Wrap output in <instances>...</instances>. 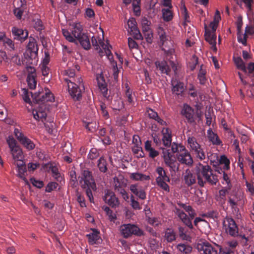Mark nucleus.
<instances>
[{
  "mask_svg": "<svg viewBox=\"0 0 254 254\" xmlns=\"http://www.w3.org/2000/svg\"><path fill=\"white\" fill-rule=\"evenodd\" d=\"M206 73V71L205 69L203 68V65H201L200 66V68L199 71L198 73V79L199 80V83L201 84H204L206 81V78L205 77V74Z\"/></svg>",
  "mask_w": 254,
  "mask_h": 254,
  "instance_id": "obj_41",
  "label": "nucleus"
},
{
  "mask_svg": "<svg viewBox=\"0 0 254 254\" xmlns=\"http://www.w3.org/2000/svg\"><path fill=\"white\" fill-rule=\"evenodd\" d=\"M164 160L166 165L170 168V171L176 173L179 170V164L172 158L168 150H163Z\"/></svg>",
  "mask_w": 254,
  "mask_h": 254,
  "instance_id": "obj_16",
  "label": "nucleus"
},
{
  "mask_svg": "<svg viewBox=\"0 0 254 254\" xmlns=\"http://www.w3.org/2000/svg\"><path fill=\"white\" fill-rule=\"evenodd\" d=\"M163 134L162 141L165 146H169L172 141L171 133L169 131L168 128H163L162 130Z\"/></svg>",
  "mask_w": 254,
  "mask_h": 254,
  "instance_id": "obj_32",
  "label": "nucleus"
},
{
  "mask_svg": "<svg viewBox=\"0 0 254 254\" xmlns=\"http://www.w3.org/2000/svg\"><path fill=\"white\" fill-rule=\"evenodd\" d=\"M14 134L19 142L27 149L31 150L35 148V144L34 142L25 136L21 129L15 128Z\"/></svg>",
  "mask_w": 254,
  "mask_h": 254,
  "instance_id": "obj_12",
  "label": "nucleus"
},
{
  "mask_svg": "<svg viewBox=\"0 0 254 254\" xmlns=\"http://www.w3.org/2000/svg\"><path fill=\"white\" fill-rule=\"evenodd\" d=\"M220 163L221 164H224L223 168L224 169H229L230 161L225 155L220 157Z\"/></svg>",
  "mask_w": 254,
  "mask_h": 254,
  "instance_id": "obj_52",
  "label": "nucleus"
},
{
  "mask_svg": "<svg viewBox=\"0 0 254 254\" xmlns=\"http://www.w3.org/2000/svg\"><path fill=\"white\" fill-rule=\"evenodd\" d=\"M243 198V195L240 191L230 190L228 196V204L233 212H238V206L244 203Z\"/></svg>",
  "mask_w": 254,
  "mask_h": 254,
  "instance_id": "obj_5",
  "label": "nucleus"
},
{
  "mask_svg": "<svg viewBox=\"0 0 254 254\" xmlns=\"http://www.w3.org/2000/svg\"><path fill=\"white\" fill-rule=\"evenodd\" d=\"M162 17L165 21L168 22L173 18V12L170 8H163L162 10Z\"/></svg>",
  "mask_w": 254,
  "mask_h": 254,
  "instance_id": "obj_40",
  "label": "nucleus"
},
{
  "mask_svg": "<svg viewBox=\"0 0 254 254\" xmlns=\"http://www.w3.org/2000/svg\"><path fill=\"white\" fill-rule=\"evenodd\" d=\"M26 69L28 72L27 77V82L29 87L31 89H34L36 88L37 85V81L36 80V73L35 68L31 66H27Z\"/></svg>",
  "mask_w": 254,
  "mask_h": 254,
  "instance_id": "obj_19",
  "label": "nucleus"
},
{
  "mask_svg": "<svg viewBox=\"0 0 254 254\" xmlns=\"http://www.w3.org/2000/svg\"><path fill=\"white\" fill-rule=\"evenodd\" d=\"M78 42L85 50H89L91 47L89 38L85 33L77 39V44Z\"/></svg>",
  "mask_w": 254,
  "mask_h": 254,
  "instance_id": "obj_35",
  "label": "nucleus"
},
{
  "mask_svg": "<svg viewBox=\"0 0 254 254\" xmlns=\"http://www.w3.org/2000/svg\"><path fill=\"white\" fill-rule=\"evenodd\" d=\"M65 75L68 76L69 77V79L67 78L68 80H72L74 82H77L78 81L77 79H75V71L74 69H68L65 70Z\"/></svg>",
  "mask_w": 254,
  "mask_h": 254,
  "instance_id": "obj_50",
  "label": "nucleus"
},
{
  "mask_svg": "<svg viewBox=\"0 0 254 254\" xmlns=\"http://www.w3.org/2000/svg\"><path fill=\"white\" fill-rule=\"evenodd\" d=\"M127 26L128 27V32L130 34L132 35L133 38L137 40H142L143 37L137 27L136 22L134 18H131L127 21Z\"/></svg>",
  "mask_w": 254,
  "mask_h": 254,
  "instance_id": "obj_17",
  "label": "nucleus"
},
{
  "mask_svg": "<svg viewBox=\"0 0 254 254\" xmlns=\"http://www.w3.org/2000/svg\"><path fill=\"white\" fill-rule=\"evenodd\" d=\"M132 151L137 158H142L144 156V153L141 145H133L132 147Z\"/></svg>",
  "mask_w": 254,
  "mask_h": 254,
  "instance_id": "obj_45",
  "label": "nucleus"
},
{
  "mask_svg": "<svg viewBox=\"0 0 254 254\" xmlns=\"http://www.w3.org/2000/svg\"><path fill=\"white\" fill-rule=\"evenodd\" d=\"M132 143L134 145H141V141L140 137L137 135H134L132 137Z\"/></svg>",
  "mask_w": 254,
  "mask_h": 254,
  "instance_id": "obj_63",
  "label": "nucleus"
},
{
  "mask_svg": "<svg viewBox=\"0 0 254 254\" xmlns=\"http://www.w3.org/2000/svg\"><path fill=\"white\" fill-rule=\"evenodd\" d=\"M171 85L172 86V91L174 94L181 95L185 91L184 84L183 82L176 79H172Z\"/></svg>",
  "mask_w": 254,
  "mask_h": 254,
  "instance_id": "obj_22",
  "label": "nucleus"
},
{
  "mask_svg": "<svg viewBox=\"0 0 254 254\" xmlns=\"http://www.w3.org/2000/svg\"><path fill=\"white\" fill-rule=\"evenodd\" d=\"M88 238V242L90 245L100 244L102 239L99 235V232L96 229H93L92 233L86 235Z\"/></svg>",
  "mask_w": 254,
  "mask_h": 254,
  "instance_id": "obj_27",
  "label": "nucleus"
},
{
  "mask_svg": "<svg viewBox=\"0 0 254 254\" xmlns=\"http://www.w3.org/2000/svg\"><path fill=\"white\" fill-rule=\"evenodd\" d=\"M64 80L67 84L68 92L72 98L75 101L80 100L81 99L82 95L79 86L82 84V79L78 78V81L75 82L65 77Z\"/></svg>",
  "mask_w": 254,
  "mask_h": 254,
  "instance_id": "obj_7",
  "label": "nucleus"
},
{
  "mask_svg": "<svg viewBox=\"0 0 254 254\" xmlns=\"http://www.w3.org/2000/svg\"><path fill=\"white\" fill-rule=\"evenodd\" d=\"M151 23L146 18H143L141 21L142 30L144 32H148L150 29Z\"/></svg>",
  "mask_w": 254,
  "mask_h": 254,
  "instance_id": "obj_49",
  "label": "nucleus"
},
{
  "mask_svg": "<svg viewBox=\"0 0 254 254\" xmlns=\"http://www.w3.org/2000/svg\"><path fill=\"white\" fill-rule=\"evenodd\" d=\"M234 61L236 64L237 68L242 70L245 72H247V68L245 65V64L242 60V58L240 57H234Z\"/></svg>",
  "mask_w": 254,
  "mask_h": 254,
  "instance_id": "obj_39",
  "label": "nucleus"
},
{
  "mask_svg": "<svg viewBox=\"0 0 254 254\" xmlns=\"http://www.w3.org/2000/svg\"><path fill=\"white\" fill-rule=\"evenodd\" d=\"M205 32L204 36L206 41H207L212 46V49L213 50L216 51L217 49L216 46V35L214 34L211 33V32L207 28L206 25H205Z\"/></svg>",
  "mask_w": 254,
  "mask_h": 254,
  "instance_id": "obj_26",
  "label": "nucleus"
},
{
  "mask_svg": "<svg viewBox=\"0 0 254 254\" xmlns=\"http://www.w3.org/2000/svg\"><path fill=\"white\" fill-rule=\"evenodd\" d=\"M33 115L34 118L36 120H45L47 117V114L45 111H41L40 109L38 110L34 111L33 112Z\"/></svg>",
  "mask_w": 254,
  "mask_h": 254,
  "instance_id": "obj_42",
  "label": "nucleus"
},
{
  "mask_svg": "<svg viewBox=\"0 0 254 254\" xmlns=\"http://www.w3.org/2000/svg\"><path fill=\"white\" fill-rule=\"evenodd\" d=\"M197 249L200 253L203 254H217L219 246L215 243L211 244L208 242H204L198 244Z\"/></svg>",
  "mask_w": 254,
  "mask_h": 254,
  "instance_id": "obj_13",
  "label": "nucleus"
},
{
  "mask_svg": "<svg viewBox=\"0 0 254 254\" xmlns=\"http://www.w3.org/2000/svg\"><path fill=\"white\" fill-rule=\"evenodd\" d=\"M247 69L249 73L253 77H254V63H251L249 64Z\"/></svg>",
  "mask_w": 254,
  "mask_h": 254,
  "instance_id": "obj_64",
  "label": "nucleus"
},
{
  "mask_svg": "<svg viewBox=\"0 0 254 254\" xmlns=\"http://www.w3.org/2000/svg\"><path fill=\"white\" fill-rule=\"evenodd\" d=\"M224 226L226 227V232L232 236H236L238 234V228L234 221L231 218L226 219L224 222Z\"/></svg>",
  "mask_w": 254,
  "mask_h": 254,
  "instance_id": "obj_18",
  "label": "nucleus"
},
{
  "mask_svg": "<svg viewBox=\"0 0 254 254\" xmlns=\"http://www.w3.org/2000/svg\"><path fill=\"white\" fill-rule=\"evenodd\" d=\"M182 114L185 117L189 123L192 124L195 123L194 110L190 106L184 105L182 111Z\"/></svg>",
  "mask_w": 254,
  "mask_h": 254,
  "instance_id": "obj_21",
  "label": "nucleus"
},
{
  "mask_svg": "<svg viewBox=\"0 0 254 254\" xmlns=\"http://www.w3.org/2000/svg\"><path fill=\"white\" fill-rule=\"evenodd\" d=\"M201 145L197 142L196 138L192 136L188 135L187 147L192 153L197 149H199Z\"/></svg>",
  "mask_w": 254,
  "mask_h": 254,
  "instance_id": "obj_29",
  "label": "nucleus"
},
{
  "mask_svg": "<svg viewBox=\"0 0 254 254\" xmlns=\"http://www.w3.org/2000/svg\"><path fill=\"white\" fill-rule=\"evenodd\" d=\"M58 186V183L56 182H50L46 186L45 190L46 192H50L54 189H56Z\"/></svg>",
  "mask_w": 254,
  "mask_h": 254,
  "instance_id": "obj_54",
  "label": "nucleus"
},
{
  "mask_svg": "<svg viewBox=\"0 0 254 254\" xmlns=\"http://www.w3.org/2000/svg\"><path fill=\"white\" fill-rule=\"evenodd\" d=\"M27 48L26 53L24 54L25 59L28 58L32 62L33 61L36 62L37 61V58L38 56V48L36 41L34 38L30 37Z\"/></svg>",
  "mask_w": 254,
  "mask_h": 254,
  "instance_id": "obj_11",
  "label": "nucleus"
},
{
  "mask_svg": "<svg viewBox=\"0 0 254 254\" xmlns=\"http://www.w3.org/2000/svg\"><path fill=\"white\" fill-rule=\"evenodd\" d=\"M12 33L14 36V39L20 41L21 42L24 41L28 36V32L26 30L16 27H13L12 28Z\"/></svg>",
  "mask_w": 254,
  "mask_h": 254,
  "instance_id": "obj_24",
  "label": "nucleus"
},
{
  "mask_svg": "<svg viewBox=\"0 0 254 254\" xmlns=\"http://www.w3.org/2000/svg\"><path fill=\"white\" fill-rule=\"evenodd\" d=\"M129 178L135 181H148L150 179L149 175H146L139 172L129 173Z\"/></svg>",
  "mask_w": 254,
  "mask_h": 254,
  "instance_id": "obj_33",
  "label": "nucleus"
},
{
  "mask_svg": "<svg viewBox=\"0 0 254 254\" xmlns=\"http://www.w3.org/2000/svg\"><path fill=\"white\" fill-rule=\"evenodd\" d=\"M99 156V152L95 148H92L89 154L88 157L91 160L96 159Z\"/></svg>",
  "mask_w": 254,
  "mask_h": 254,
  "instance_id": "obj_55",
  "label": "nucleus"
},
{
  "mask_svg": "<svg viewBox=\"0 0 254 254\" xmlns=\"http://www.w3.org/2000/svg\"><path fill=\"white\" fill-rule=\"evenodd\" d=\"M230 189L224 188L220 190L218 194L216 196V199L219 205L224 208V205L226 201V195L228 196Z\"/></svg>",
  "mask_w": 254,
  "mask_h": 254,
  "instance_id": "obj_23",
  "label": "nucleus"
},
{
  "mask_svg": "<svg viewBox=\"0 0 254 254\" xmlns=\"http://www.w3.org/2000/svg\"><path fill=\"white\" fill-rule=\"evenodd\" d=\"M128 44L130 49H135L138 47L136 42L131 38H128Z\"/></svg>",
  "mask_w": 254,
  "mask_h": 254,
  "instance_id": "obj_62",
  "label": "nucleus"
},
{
  "mask_svg": "<svg viewBox=\"0 0 254 254\" xmlns=\"http://www.w3.org/2000/svg\"><path fill=\"white\" fill-rule=\"evenodd\" d=\"M155 171L158 175L155 180L156 185L163 190L169 192L170 187L166 182H170V177L167 176L166 171L162 167H157Z\"/></svg>",
  "mask_w": 254,
  "mask_h": 254,
  "instance_id": "obj_8",
  "label": "nucleus"
},
{
  "mask_svg": "<svg viewBox=\"0 0 254 254\" xmlns=\"http://www.w3.org/2000/svg\"><path fill=\"white\" fill-rule=\"evenodd\" d=\"M178 161L181 164L190 166L193 163V159L190 152L183 147L176 155Z\"/></svg>",
  "mask_w": 254,
  "mask_h": 254,
  "instance_id": "obj_14",
  "label": "nucleus"
},
{
  "mask_svg": "<svg viewBox=\"0 0 254 254\" xmlns=\"http://www.w3.org/2000/svg\"><path fill=\"white\" fill-rule=\"evenodd\" d=\"M30 181L33 186L38 188L40 189L44 186V184L42 181L37 180L35 178H31L30 179Z\"/></svg>",
  "mask_w": 254,
  "mask_h": 254,
  "instance_id": "obj_60",
  "label": "nucleus"
},
{
  "mask_svg": "<svg viewBox=\"0 0 254 254\" xmlns=\"http://www.w3.org/2000/svg\"><path fill=\"white\" fill-rule=\"evenodd\" d=\"M147 220L148 223L153 226H157L160 224V221L159 220L155 217H148Z\"/></svg>",
  "mask_w": 254,
  "mask_h": 254,
  "instance_id": "obj_56",
  "label": "nucleus"
},
{
  "mask_svg": "<svg viewBox=\"0 0 254 254\" xmlns=\"http://www.w3.org/2000/svg\"><path fill=\"white\" fill-rule=\"evenodd\" d=\"M119 230L122 236L126 239L132 235L138 237L144 235V232L137 225L134 224H122L120 226Z\"/></svg>",
  "mask_w": 254,
  "mask_h": 254,
  "instance_id": "obj_6",
  "label": "nucleus"
},
{
  "mask_svg": "<svg viewBox=\"0 0 254 254\" xmlns=\"http://www.w3.org/2000/svg\"><path fill=\"white\" fill-rule=\"evenodd\" d=\"M207 137L213 145H220L222 144V141L220 139L217 134L215 133L211 128H209L207 131Z\"/></svg>",
  "mask_w": 254,
  "mask_h": 254,
  "instance_id": "obj_31",
  "label": "nucleus"
},
{
  "mask_svg": "<svg viewBox=\"0 0 254 254\" xmlns=\"http://www.w3.org/2000/svg\"><path fill=\"white\" fill-rule=\"evenodd\" d=\"M45 166L49 168V171L50 170L52 172L53 175H55L56 174L59 173L58 168L56 166H53L51 163L46 164Z\"/></svg>",
  "mask_w": 254,
  "mask_h": 254,
  "instance_id": "obj_57",
  "label": "nucleus"
},
{
  "mask_svg": "<svg viewBox=\"0 0 254 254\" xmlns=\"http://www.w3.org/2000/svg\"><path fill=\"white\" fill-rule=\"evenodd\" d=\"M196 175L194 174L191 171L187 169L184 175V180L185 184L188 187H190L195 184L196 182Z\"/></svg>",
  "mask_w": 254,
  "mask_h": 254,
  "instance_id": "obj_25",
  "label": "nucleus"
},
{
  "mask_svg": "<svg viewBox=\"0 0 254 254\" xmlns=\"http://www.w3.org/2000/svg\"><path fill=\"white\" fill-rule=\"evenodd\" d=\"M103 199L106 203L113 208L118 207L120 204V201L115 193L110 190H105Z\"/></svg>",
  "mask_w": 254,
  "mask_h": 254,
  "instance_id": "obj_15",
  "label": "nucleus"
},
{
  "mask_svg": "<svg viewBox=\"0 0 254 254\" xmlns=\"http://www.w3.org/2000/svg\"><path fill=\"white\" fill-rule=\"evenodd\" d=\"M130 205L134 209L140 210L141 208L139 202L135 200L134 196L133 194H131L130 196Z\"/></svg>",
  "mask_w": 254,
  "mask_h": 254,
  "instance_id": "obj_51",
  "label": "nucleus"
},
{
  "mask_svg": "<svg viewBox=\"0 0 254 254\" xmlns=\"http://www.w3.org/2000/svg\"><path fill=\"white\" fill-rule=\"evenodd\" d=\"M83 28L78 23H73L71 33L67 29H63L62 32L65 39L69 42L77 44V39L84 33L82 32Z\"/></svg>",
  "mask_w": 254,
  "mask_h": 254,
  "instance_id": "obj_4",
  "label": "nucleus"
},
{
  "mask_svg": "<svg viewBox=\"0 0 254 254\" xmlns=\"http://www.w3.org/2000/svg\"><path fill=\"white\" fill-rule=\"evenodd\" d=\"M69 175L70 177V184L71 186L73 187H75L77 184V180L75 172L73 170H71L69 172Z\"/></svg>",
  "mask_w": 254,
  "mask_h": 254,
  "instance_id": "obj_48",
  "label": "nucleus"
},
{
  "mask_svg": "<svg viewBox=\"0 0 254 254\" xmlns=\"http://www.w3.org/2000/svg\"><path fill=\"white\" fill-rule=\"evenodd\" d=\"M164 237L168 242H172L176 240V233L174 230L168 228L165 231Z\"/></svg>",
  "mask_w": 254,
  "mask_h": 254,
  "instance_id": "obj_38",
  "label": "nucleus"
},
{
  "mask_svg": "<svg viewBox=\"0 0 254 254\" xmlns=\"http://www.w3.org/2000/svg\"><path fill=\"white\" fill-rule=\"evenodd\" d=\"M22 96L23 100L27 103H31V100L29 98V93L27 89L26 88H23L22 89Z\"/></svg>",
  "mask_w": 254,
  "mask_h": 254,
  "instance_id": "obj_53",
  "label": "nucleus"
},
{
  "mask_svg": "<svg viewBox=\"0 0 254 254\" xmlns=\"http://www.w3.org/2000/svg\"><path fill=\"white\" fill-rule=\"evenodd\" d=\"M158 34L159 36L160 42L162 45H163L165 42L167 40L166 33L162 28L159 27L158 29Z\"/></svg>",
  "mask_w": 254,
  "mask_h": 254,
  "instance_id": "obj_47",
  "label": "nucleus"
},
{
  "mask_svg": "<svg viewBox=\"0 0 254 254\" xmlns=\"http://www.w3.org/2000/svg\"><path fill=\"white\" fill-rule=\"evenodd\" d=\"M174 212L175 215L190 229L193 228L191 220L196 213L190 205H187L181 201H178L174 206Z\"/></svg>",
  "mask_w": 254,
  "mask_h": 254,
  "instance_id": "obj_2",
  "label": "nucleus"
},
{
  "mask_svg": "<svg viewBox=\"0 0 254 254\" xmlns=\"http://www.w3.org/2000/svg\"><path fill=\"white\" fill-rule=\"evenodd\" d=\"M112 108L113 110L120 111L124 107L123 101L121 99L114 100L112 102Z\"/></svg>",
  "mask_w": 254,
  "mask_h": 254,
  "instance_id": "obj_44",
  "label": "nucleus"
},
{
  "mask_svg": "<svg viewBox=\"0 0 254 254\" xmlns=\"http://www.w3.org/2000/svg\"><path fill=\"white\" fill-rule=\"evenodd\" d=\"M77 195V200L78 202V203L80 204V205L81 207H85L86 204L85 201V199L84 196L79 193V192H77L76 194Z\"/></svg>",
  "mask_w": 254,
  "mask_h": 254,
  "instance_id": "obj_58",
  "label": "nucleus"
},
{
  "mask_svg": "<svg viewBox=\"0 0 254 254\" xmlns=\"http://www.w3.org/2000/svg\"><path fill=\"white\" fill-rule=\"evenodd\" d=\"M100 108L101 110V113H102L103 116L105 119H108L109 117V115L108 111L106 110V107L105 104L102 103L100 105Z\"/></svg>",
  "mask_w": 254,
  "mask_h": 254,
  "instance_id": "obj_61",
  "label": "nucleus"
},
{
  "mask_svg": "<svg viewBox=\"0 0 254 254\" xmlns=\"http://www.w3.org/2000/svg\"><path fill=\"white\" fill-rule=\"evenodd\" d=\"M13 164L17 167L18 172L17 176L26 182L27 180L25 176V174L27 171L25 163L24 161H20L19 162L13 163Z\"/></svg>",
  "mask_w": 254,
  "mask_h": 254,
  "instance_id": "obj_28",
  "label": "nucleus"
},
{
  "mask_svg": "<svg viewBox=\"0 0 254 254\" xmlns=\"http://www.w3.org/2000/svg\"><path fill=\"white\" fill-rule=\"evenodd\" d=\"M97 80L99 88L105 97H107L108 94V88L107 84L105 82L104 77L102 75H100L97 76Z\"/></svg>",
  "mask_w": 254,
  "mask_h": 254,
  "instance_id": "obj_30",
  "label": "nucleus"
},
{
  "mask_svg": "<svg viewBox=\"0 0 254 254\" xmlns=\"http://www.w3.org/2000/svg\"><path fill=\"white\" fill-rule=\"evenodd\" d=\"M11 61L18 65L23 64L26 65V67L29 66V65L30 64H33L32 62L28 58L25 59L24 57V59L21 60L19 57L17 55H15L11 57Z\"/></svg>",
  "mask_w": 254,
  "mask_h": 254,
  "instance_id": "obj_34",
  "label": "nucleus"
},
{
  "mask_svg": "<svg viewBox=\"0 0 254 254\" xmlns=\"http://www.w3.org/2000/svg\"><path fill=\"white\" fill-rule=\"evenodd\" d=\"M157 68L159 69L162 73L169 74L170 69L166 61H157L155 63Z\"/></svg>",
  "mask_w": 254,
  "mask_h": 254,
  "instance_id": "obj_36",
  "label": "nucleus"
},
{
  "mask_svg": "<svg viewBox=\"0 0 254 254\" xmlns=\"http://www.w3.org/2000/svg\"><path fill=\"white\" fill-rule=\"evenodd\" d=\"M114 186L115 190H117L121 188H125L126 184L122 178L115 177L114 178Z\"/></svg>",
  "mask_w": 254,
  "mask_h": 254,
  "instance_id": "obj_43",
  "label": "nucleus"
},
{
  "mask_svg": "<svg viewBox=\"0 0 254 254\" xmlns=\"http://www.w3.org/2000/svg\"><path fill=\"white\" fill-rule=\"evenodd\" d=\"M192 153L195 156L196 158L200 160H203L206 157L204 149L201 146L199 147V149H196Z\"/></svg>",
  "mask_w": 254,
  "mask_h": 254,
  "instance_id": "obj_37",
  "label": "nucleus"
},
{
  "mask_svg": "<svg viewBox=\"0 0 254 254\" xmlns=\"http://www.w3.org/2000/svg\"><path fill=\"white\" fill-rule=\"evenodd\" d=\"M79 184L82 188H91L93 190L96 189V184L90 171L84 170L78 177Z\"/></svg>",
  "mask_w": 254,
  "mask_h": 254,
  "instance_id": "obj_10",
  "label": "nucleus"
},
{
  "mask_svg": "<svg viewBox=\"0 0 254 254\" xmlns=\"http://www.w3.org/2000/svg\"><path fill=\"white\" fill-rule=\"evenodd\" d=\"M98 167L99 170L103 173H105L107 170V162L103 157H100L98 161Z\"/></svg>",
  "mask_w": 254,
  "mask_h": 254,
  "instance_id": "obj_46",
  "label": "nucleus"
},
{
  "mask_svg": "<svg viewBox=\"0 0 254 254\" xmlns=\"http://www.w3.org/2000/svg\"><path fill=\"white\" fill-rule=\"evenodd\" d=\"M179 236L183 240H187L189 236L186 234V231L184 228L182 227H179Z\"/></svg>",
  "mask_w": 254,
  "mask_h": 254,
  "instance_id": "obj_59",
  "label": "nucleus"
},
{
  "mask_svg": "<svg viewBox=\"0 0 254 254\" xmlns=\"http://www.w3.org/2000/svg\"><path fill=\"white\" fill-rule=\"evenodd\" d=\"M34 101L38 104H44L47 102H53L54 101V97L51 91L47 88L44 89H42L38 92H36L34 95L30 92Z\"/></svg>",
  "mask_w": 254,
  "mask_h": 254,
  "instance_id": "obj_9",
  "label": "nucleus"
},
{
  "mask_svg": "<svg viewBox=\"0 0 254 254\" xmlns=\"http://www.w3.org/2000/svg\"><path fill=\"white\" fill-rule=\"evenodd\" d=\"M129 190L134 195L140 199L144 200L146 197L145 190L140 186L138 183L131 184L129 186Z\"/></svg>",
  "mask_w": 254,
  "mask_h": 254,
  "instance_id": "obj_20",
  "label": "nucleus"
},
{
  "mask_svg": "<svg viewBox=\"0 0 254 254\" xmlns=\"http://www.w3.org/2000/svg\"><path fill=\"white\" fill-rule=\"evenodd\" d=\"M6 142L10 149L14 163L23 161L24 156L22 150L18 145L16 140L12 136H9L6 139Z\"/></svg>",
  "mask_w": 254,
  "mask_h": 254,
  "instance_id": "obj_3",
  "label": "nucleus"
},
{
  "mask_svg": "<svg viewBox=\"0 0 254 254\" xmlns=\"http://www.w3.org/2000/svg\"><path fill=\"white\" fill-rule=\"evenodd\" d=\"M194 170L198 184L200 187H203L206 183L211 185H215L218 181L217 176L212 173V170L208 165H203L199 163L195 167Z\"/></svg>",
  "mask_w": 254,
  "mask_h": 254,
  "instance_id": "obj_1",
  "label": "nucleus"
}]
</instances>
